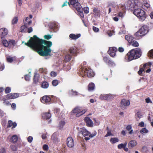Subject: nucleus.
Listing matches in <instances>:
<instances>
[{
	"label": "nucleus",
	"instance_id": "obj_25",
	"mask_svg": "<svg viewBox=\"0 0 153 153\" xmlns=\"http://www.w3.org/2000/svg\"><path fill=\"white\" fill-rule=\"evenodd\" d=\"M100 10L96 7L94 8L93 10V13L94 16L99 17L100 16Z\"/></svg>",
	"mask_w": 153,
	"mask_h": 153
},
{
	"label": "nucleus",
	"instance_id": "obj_11",
	"mask_svg": "<svg viewBox=\"0 0 153 153\" xmlns=\"http://www.w3.org/2000/svg\"><path fill=\"white\" fill-rule=\"evenodd\" d=\"M67 146L70 148L72 147L74 145V142L72 138L71 137H68L67 140Z\"/></svg>",
	"mask_w": 153,
	"mask_h": 153
},
{
	"label": "nucleus",
	"instance_id": "obj_50",
	"mask_svg": "<svg viewBox=\"0 0 153 153\" xmlns=\"http://www.w3.org/2000/svg\"><path fill=\"white\" fill-rule=\"evenodd\" d=\"M45 39L47 40H49L51 39V36L50 35H45L44 36Z\"/></svg>",
	"mask_w": 153,
	"mask_h": 153
},
{
	"label": "nucleus",
	"instance_id": "obj_30",
	"mask_svg": "<svg viewBox=\"0 0 153 153\" xmlns=\"http://www.w3.org/2000/svg\"><path fill=\"white\" fill-rule=\"evenodd\" d=\"M15 59V57H12L10 56H7L6 57V60L7 62L9 63H12L13 60Z\"/></svg>",
	"mask_w": 153,
	"mask_h": 153
},
{
	"label": "nucleus",
	"instance_id": "obj_8",
	"mask_svg": "<svg viewBox=\"0 0 153 153\" xmlns=\"http://www.w3.org/2000/svg\"><path fill=\"white\" fill-rule=\"evenodd\" d=\"M68 4L69 6L71 5H72L73 7L75 9L76 8V7L80 6L81 5L78 2V0H69Z\"/></svg>",
	"mask_w": 153,
	"mask_h": 153
},
{
	"label": "nucleus",
	"instance_id": "obj_60",
	"mask_svg": "<svg viewBox=\"0 0 153 153\" xmlns=\"http://www.w3.org/2000/svg\"><path fill=\"white\" fill-rule=\"evenodd\" d=\"M25 79L26 81H29L30 79V76L29 75H26L25 76Z\"/></svg>",
	"mask_w": 153,
	"mask_h": 153
},
{
	"label": "nucleus",
	"instance_id": "obj_18",
	"mask_svg": "<svg viewBox=\"0 0 153 153\" xmlns=\"http://www.w3.org/2000/svg\"><path fill=\"white\" fill-rule=\"evenodd\" d=\"M140 4L141 5L139 7H142L143 9L145 10L147 9L148 8L150 7V4L146 1H144L143 3L140 2Z\"/></svg>",
	"mask_w": 153,
	"mask_h": 153
},
{
	"label": "nucleus",
	"instance_id": "obj_15",
	"mask_svg": "<svg viewBox=\"0 0 153 153\" xmlns=\"http://www.w3.org/2000/svg\"><path fill=\"white\" fill-rule=\"evenodd\" d=\"M51 114L50 113L49 110L48 112L43 113L42 114V118L44 120L49 119L51 117Z\"/></svg>",
	"mask_w": 153,
	"mask_h": 153
},
{
	"label": "nucleus",
	"instance_id": "obj_58",
	"mask_svg": "<svg viewBox=\"0 0 153 153\" xmlns=\"http://www.w3.org/2000/svg\"><path fill=\"white\" fill-rule=\"evenodd\" d=\"M124 144L123 143L119 144L118 146V148L119 149H121L122 148L124 149Z\"/></svg>",
	"mask_w": 153,
	"mask_h": 153
},
{
	"label": "nucleus",
	"instance_id": "obj_2",
	"mask_svg": "<svg viewBox=\"0 0 153 153\" xmlns=\"http://www.w3.org/2000/svg\"><path fill=\"white\" fill-rule=\"evenodd\" d=\"M141 52L140 48H137L130 50L125 56L127 62L139 58L141 55Z\"/></svg>",
	"mask_w": 153,
	"mask_h": 153
},
{
	"label": "nucleus",
	"instance_id": "obj_42",
	"mask_svg": "<svg viewBox=\"0 0 153 153\" xmlns=\"http://www.w3.org/2000/svg\"><path fill=\"white\" fill-rule=\"evenodd\" d=\"M80 111V109L78 107H76L74 108L72 112L74 114H76Z\"/></svg>",
	"mask_w": 153,
	"mask_h": 153
},
{
	"label": "nucleus",
	"instance_id": "obj_59",
	"mask_svg": "<svg viewBox=\"0 0 153 153\" xmlns=\"http://www.w3.org/2000/svg\"><path fill=\"white\" fill-rule=\"evenodd\" d=\"M51 76L52 77H54L56 76V74L55 72L54 71H52L50 74Z\"/></svg>",
	"mask_w": 153,
	"mask_h": 153
},
{
	"label": "nucleus",
	"instance_id": "obj_6",
	"mask_svg": "<svg viewBox=\"0 0 153 153\" xmlns=\"http://www.w3.org/2000/svg\"><path fill=\"white\" fill-rule=\"evenodd\" d=\"M148 32V28L146 25H143L136 32L135 35L137 36H142L145 35Z\"/></svg>",
	"mask_w": 153,
	"mask_h": 153
},
{
	"label": "nucleus",
	"instance_id": "obj_23",
	"mask_svg": "<svg viewBox=\"0 0 153 153\" xmlns=\"http://www.w3.org/2000/svg\"><path fill=\"white\" fill-rule=\"evenodd\" d=\"M100 99L102 100H108L110 99V95L108 94H102L100 97Z\"/></svg>",
	"mask_w": 153,
	"mask_h": 153
},
{
	"label": "nucleus",
	"instance_id": "obj_41",
	"mask_svg": "<svg viewBox=\"0 0 153 153\" xmlns=\"http://www.w3.org/2000/svg\"><path fill=\"white\" fill-rule=\"evenodd\" d=\"M132 127L130 125H128L126 128V129L128 131H130L129 132V133L130 134H131L133 133V130L131 129Z\"/></svg>",
	"mask_w": 153,
	"mask_h": 153
},
{
	"label": "nucleus",
	"instance_id": "obj_40",
	"mask_svg": "<svg viewBox=\"0 0 153 153\" xmlns=\"http://www.w3.org/2000/svg\"><path fill=\"white\" fill-rule=\"evenodd\" d=\"M133 46L134 47H137L139 45L138 42L136 41H133L131 44H130Z\"/></svg>",
	"mask_w": 153,
	"mask_h": 153
},
{
	"label": "nucleus",
	"instance_id": "obj_32",
	"mask_svg": "<svg viewBox=\"0 0 153 153\" xmlns=\"http://www.w3.org/2000/svg\"><path fill=\"white\" fill-rule=\"evenodd\" d=\"M119 141V139L116 137L112 138L110 140V141L112 144H114Z\"/></svg>",
	"mask_w": 153,
	"mask_h": 153
},
{
	"label": "nucleus",
	"instance_id": "obj_13",
	"mask_svg": "<svg viewBox=\"0 0 153 153\" xmlns=\"http://www.w3.org/2000/svg\"><path fill=\"white\" fill-rule=\"evenodd\" d=\"M8 33V30L7 29L3 28L0 29V35L1 39L7 35Z\"/></svg>",
	"mask_w": 153,
	"mask_h": 153
},
{
	"label": "nucleus",
	"instance_id": "obj_55",
	"mask_svg": "<svg viewBox=\"0 0 153 153\" xmlns=\"http://www.w3.org/2000/svg\"><path fill=\"white\" fill-rule=\"evenodd\" d=\"M87 109H84L83 110H81L80 109V111H79V112H80V114H81V115H82L83 114H84V113H85V112L87 111Z\"/></svg>",
	"mask_w": 153,
	"mask_h": 153
},
{
	"label": "nucleus",
	"instance_id": "obj_21",
	"mask_svg": "<svg viewBox=\"0 0 153 153\" xmlns=\"http://www.w3.org/2000/svg\"><path fill=\"white\" fill-rule=\"evenodd\" d=\"M130 104V102L129 101L126 99H123L122 100L121 102V106H126L129 105Z\"/></svg>",
	"mask_w": 153,
	"mask_h": 153
},
{
	"label": "nucleus",
	"instance_id": "obj_39",
	"mask_svg": "<svg viewBox=\"0 0 153 153\" xmlns=\"http://www.w3.org/2000/svg\"><path fill=\"white\" fill-rule=\"evenodd\" d=\"M9 46H14L15 44V41L14 40L10 39L8 41Z\"/></svg>",
	"mask_w": 153,
	"mask_h": 153
},
{
	"label": "nucleus",
	"instance_id": "obj_43",
	"mask_svg": "<svg viewBox=\"0 0 153 153\" xmlns=\"http://www.w3.org/2000/svg\"><path fill=\"white\" fill-rule=\"evenodd\" d=\"M18 19L17 17H14L12 21V23L13 25L16 24L18 22Z\"/></svg>",
	"mask_w": 153,
	"mask_h": 153
},
{
	"label": "nucleus",
	"instance_id": "obj_3",
	"mask_svg": "<svg viewBox=\"0 0 153 153\" xmlns=\"http://www.w3.org/2000/svg\"><path fill=\"white\" fill-rule=\"evenodd\" d=\"M79 71L78 73L80 76L83 77L87 76L89 78L94 76V73L93 70L89 68H85L84 65H81L80 66Z\"/></svg>",
	"mask_w": 153,
	"mask_h": 153
},
{
	"label": "nucleus",
	"instance_id": "obj_4",
	"mask_svg": "<svg viewBox=\"0 0 153 153\" xmlns=\"http://www.w3.org/2000/svg\"><path fill=\"white\" fill-rule=\"evenodd\" d=\"M141 5L140 1L138 0H129L125 4L127 9L131 10L139 7Z\"/></svg>",
	"mask_w": 153,
	"mask_h": 153
},
{
	"label": "nucleus",
	"instance_id": "obj_24",
	"mask_svg": "<svg viewBox=\"0 0 153 153\" xmlns=\"http://www.w3.org/2000/svg\"><path fill=\"white\" fill-rule=\"evenodd\" d=\"M80 36L81 35L80 34H77L75 35L74 34L71 33L69 35V37L72 39L76 40L79 38Z\"/></svg>",
	"mask_w": 153,
	"mask_h": 153
},
{
	"label": "nucleus",
	"instance_id": "obj_1",
	"mask_svg": "<svg viewBox=\"0 0 153 153\" xmlns=\"http://www.w3.org/2000/svg\"><path fill=\"white\" fill-rule=\"evenodd\" d=\"M25 44L42 56H47L50 54L51 51L50 48L52 45L51 42L40 39L35 35L31 37L27 42Z\"/></svg>",
	"mask_w": 153,
	"mask_h": 153
},
{
	"label": "nucleus",
	"instance_id": "obj_10",
	"mask_svg": "<svg viewBox=\"0 0 153 153\" xmlns=\"http://www.w3.org/2000/svg\"><path fill=\"white\" fill-rule=\"evenodd\" d=\"M19 96V94L17 93H11L7 94L6 98L9 100L16 99Z\"/></svg>",
	"mask_w": 153,
	"mask_h": 153
},
{
	"label": "nucleus",
	"instance_id": "obj_16",
	"mask_svg": "<svg viewBox=\"0 0 153 153\" xmlns=\"http://www.w3.org/2000/svg\"><path fill=\"white\" fill-rule=\"evenodd\" d=\"M51 100L50 97L46 95L44 96L41 99V102L44 103L49 102Z\"/></svg>",
	"mask_w": 153,
	"mask_h": 153
},
{
	"label": "nucleus",
	"instance_id": "obj_38",
	"mask_svg": "<svg viewBox=\"0 0 153 153\" xmlns=\"http://www.w3.org/2000/svg\"><path fill=\"white\" fill-rule=\"evenodd\" d=\"M2 43L3 46L7 47L9 46L8 42L6 39L3 40L2 41Z\"/></svg>",
	"mask_w": 153,
	"mask_h": 153
},
{
	"label": "nucleus",
	"instance_id": "obj_5",
	"mask_svg": "<svg viewBox=\"0 0 153 153\" xmlns=\"http://www.w3.org/2000/svg\"><path fill=\"white\" fill-rule=\"evenodd\" d=\"M133 13L142 21H144L146 17L145 12L141 9V7L137 8L134 9Z\"/></svg>",
	"mask_w": 153,
	"mask_h": 153
},
{
	"label": "nucleus",
	"instance_id": "obj_51",
	"mask_svg": "<svg viewBox=\"0 0 153 153\" xmlns=\"http://www.w3.org/2000/svg\"><path fill=\"white\" fill-rule=\"evenodd\" d=\"M71 94L72 95L77 96L78 95V93L77 92L74 91L72 89L71 91Z\"/></svg>",
	"mask_w": 153,
	"mask_h": 153
},
{
	"label": "nucleus",
	"instance_id": "obj_33",
	"mask_svg": "<svg viewBox=\"0 0 153 153\" xmlns=\"http://www.w3.org/2000/svg\"><path fill=\"white\" fill-rule=\"evenodd\" d=\"M107 133L105 136V137H107L110 136H113V134L111 133V130L108 127H107Z\"/></svg>",
	"mask_w": 153,
	"mask_h": 153
},
{
	"label": "nucleus",
	"instance_id": "obj_46",
	"mask_svg": "<svg viewBox=\"0 0 153 153\" xmlns=\"http://www.w3.org/2000/svg\"><path fill=\"white\" fill-rule=\"evenodd\" d=\"M148 56L150 58H153V50H150L149 52Z\"/></svg>",
	"mask_w": 153,
	"mask_h": 153
},
{
	"label": "nucleus",
	"instance_id": "obj_28",
	"mask_svg": "<svg viewBox=\"0 0 153 153\" xmlns=\"http://www.w3.org/2000/svg\"><path fill=\"white\" fill-rule=\"evenodd\" d=\"M95 85L93 82L90 83L88 85V90L89 91H93L95 88Z\"/></svg>",
	"mask_w": 153,
	"mask_h": 153
},
{
	"label": "nucleus",
	"instance_id": "obj_47",
	"mask_svg": "<svg viewBox=\"0 0 153 153\" xmlns=\"http://www.w3.org/2000/svg\"><path fill=\"white\" fill-rule=\"evenodd\" d=\"M83 11H84V13L86 14H87L89 13V8L88 7H85L83 9Z\"/></svg>",
	"mask_w": 153,
	"mask_h": 153
},
{
	"label": "nucleus",
	"instance_id": "obj_62",
	"mask_svg": "<svg viewBox=\"0 0 153 153\" xmlns=\"http://www.w3.org/2000/svg\"><path fill=\"white\" fill-rule=\"evenodd\" d=\"M93 30L95 32H98L99 31V28L95 26L93 27Z\"/></svg>",
	"mask_w": 153,
	"mask_h": 153
},
{
	"label": "nucleus",
	"instance_id": "obj_26",
	"mask_svg": "<svg viewBox=\"0 0 153 153\" xmlns=\"http://www.w3.org/2000/svg\"><path fill=\"white\" fill-rule=\"evenodd\" d=\"M39 77V74L37 73H35L34 76L33 83L35 84H36L38 82Z\"/></svg>",
	"mask_w": 153,
	"mask_h": 153
},
{
	"label": "nucleus",
	"instance_id": "obj_7",
	"mask_svg": "<svg viewBox=\"0 0 153 153\" xmlns=\"http://www.w3.org/2000/svg\"><path fill=\"white\" fill-rule=\"evenodd\" d=\"M67 53H69L73 56H76L79 53V49L75 46L71 47L68 50Z\"/></svg>",
	"mask_w": 153,
	"mask_h": 153
},
{
	"label": "nucleus",
	"instance_id": "obj_57",
	"mask_svg": "<svg viewBox=\"0 0 153 153\" xmlns=\"http://www.w3.org/2000/svg\"><path fill=\"white\" fill-rule=\"evenodd\" d=\"M33 140V138L31 136H30L27 138L28 141L30 143H31L32 142Z\"/></svg>",
	"mask_w": 153,
	"mask_h": 153
},
{
	"label": "nucleus",
	"instance_id": "obj_20",
	"mask_svg": "<svg viewBox=\"0 0 153 153\" xmlns=\"http://www.w3.org/2000/svg\"><path fill=\"white\" fill-rule=\"evenodd\" d=\"M148 65V64L146 63L144 64L143 65H141L140 66V70L138 72V74L139 75H141L142 74V72L144 71L145 69L147 68L146 66Z\"/></svg>",
	"mask_w": 153,
	"mask_h": 153
},
{
	"label": "nucleus",
	"instance_id": "obj_64",
	"mask_svg": "<svg viewBox=\"0 0 153 153\" xmlns=\"http://www.w3.org/2000/svg\"><path fill=\"white\" fill-rule=\"evenodd\" d=\"M0 153H6L5 149L4 148H1L0 149Z\"/></svg>",
	"mask_w": 153,
	"mask_h": 153
},
{
	"label": "nucleus",
	"instance_id": "obj_29",
	"mask_svg": "<svg viewBox=\"0 0 153 153\" xmlns=\"http://www.w3.org/2000/svg\"><path fill=\"white\" fill-rule=\"evenodd\" d=\"M41 86V87L43 88H47L49 86V84L47 82H43L42 83Z\"/></svg>",
	"mask_w": 153,
	"mask_h": 153
},
{
	"label": "nucleus",
	"instance_id": "obj_52",
	"mask_svg": "<svg viewBox=\"0 0 153 153\" xmlns=\"http://www.w3.org/2000/svg\"><path fill=\"white\" fill-rule=\"evenodd\" d=\"M145 101L147 103H149L152 104V102L151 101L150 99V98L149 97H147L145 99Z\"/></svg>",
	"mask_w": 153,
	"mask_h": 153
},
{
	"label": "nucleus",
	"instance_id": "obj_17",
	"mask_svg": "<svg viewBox=\"0 0 153 153\" xmlns=\"http://www.w3.org/2000/svg\"><path fill=\"white\" fill-rule=\"evenodd\" d=\"M79 131L82 133V134L84 137L89 135L90 132L87 130L85 128H80L79 130Z\"/></svg>",
	"mask_w": 153,
	"mask_h": 153
},
{
	"label": "nucleus",
	"instance_id": "obj_37",
	"mask_svg": "<svg viewBox=\"0 0 153 153\" xmlns=\"http://www.w3.org/2000/svg\"><path fill=\"white\" fill-rule=\"evenodd\" d=\"M18 140L17 137L16 135H13L11 138V142H12L13 143H15Z\"/></svg>",
	"mask_w": 153,
	"mask_h": 153
},
{
	"label": "nucleus",
	"instance_id": "obj_54",
	"mask_svg": "<svg viewBox=\"0 0 153 153\" xmlns=\"http://www.w3.org/2000/svg\"><path fill=\"white\" fill-rule=\"evenodd\" d=\"M11 149L13 151H16L17 150V148L14 145H12L10 146Z\"/></svg>",
	"mask_w": 153,
	"mask_h": 153
},
{
	"label": "nucleus",
	"instance_id": "obj_53",
	"mask_svg": "<svg viewBox=\"0 0 153 153\" xmlns=\"http://www.w3.org/2000/svg\"><path fill=\"white\" fill-rule=\"evenodd\" d=\"M51 139L53 141L55 142L56 140H57V137L55 134H54L51 136Z\"/></svg>",
	"mask_w": 153,
	"mask_h": 153
},
{
	"label": "nucleus",
	"instance_id": "obj_49",
	"mask_svg": "<svg viewBox=\"0 0 153 153\" xmlns=\"http://www.w3.org/2000/svg\"><path fill=\"white\" fill-rule=\"evenodd\" d=\"M3 103L6 105H8L9 104V102L5 98H4L3 99Z\"/></svg>",
	"mask_w": 153,
	"mask_h": 153
},
{
	"label": "nucleus",
	"instance_id": "obj_34",
	"mask_svg": "<svg viewBox=\"0 0 153 153\" xmlns=\"http://www.w3.org/2000/svg\"><path fill=\"white\" fill-rule=\"evenodd\" d=\"M97 134V132L95 131H94L92 134H89V137H85V139L86 140H89L90 139L89 137L91 138H92L94 137Z\"/></svg>",
	"mask_w": 153,
	"mask_h": 153
},
{
	"label": "nucleus",
	"instance_id": "obj_36",
	"mask_svg": "<svg viewBox=\"0 0 153 153\" xmlns=\"http://www.w3.org/2000/svg\"><path fill=\"white\" fill-rule=\"evenodd\" d=\"M126 12V9L124 8L122 12L120 11L118 13V16L122 18L123 16V15L125 14Z\"/></svg>",
	"mask_w": 153,
	"mask_h": 153
},
{
	"label": "nucleus",
	"instance_id": "obj_22",
	"mask_svg": "<svg viewBox=\"0 0 153 153\" xmlns=\"http://www.w3.org/2000/svg\"><path fill=\"white\" fill-rule=\"evenodd\" d=\"M72 56H73L69 53H67V54L64 57V61L65 62L70 61Z\"/></svg>",
	"mask_w": 153,
	"mask_h": 153
},
{
	"label": "nucleus",
	"instance_id": "obj_45",
	"mask_svg": "<svg viewBox=\"0 0 153 153\" xmlns=\"http://www.w3.org/2000/svg\"><path fill=\"white\" fill-rule=\"evenodd\" d=\"M149 131L146 128H142L140 131L141 133H147Z\"/></svg>",
	"mask_w": 153,
	"mask_h": 153
},
{
	"label": "nucleus",
	"instance_id": "obj_31",
	"mask_svg": "<svg viewBox=\"0 0 153 153\" xmlns=\"http://www.w3.org/2000/svg\"><path fill=\"white\" fill-rule=\"evenodd\" d=\"M85 120L87 124H93L92 121L89 117H85Z\"/></svg>",
	"mask_w": 153,
	"mask_h": 153
},
{
	"label": "nucleus",
	"instance_id": "obj_63",
	"mask_svg": "<svg viewBox=\"0 0 153 153\" xmlns=\"http://www.w3.org/2000/svg\"><path fill=\"white\" fill-rule=\"evenodd\" d=\"M11 107L13 110H15L16 107V104L14 103H12L11 105Z\"/></svg>",
	"mask_w": 153,
	"mask_h": 153
},
{
	"label": "nucleus",
	"instance_id": "obj_35",
	"mask_svg": "<svg viewBox=\"0 0 153 153\" xmlns=\"http://www.w3.org/2000/svg\"><path fill=\"white\" fill-rule=\"evenodd\" d=\"M27 27V24L25 22V23H24V25H22L20 27V31L21 32H24L25 30Z\"/></svg>",
	"mask_w": 153,
	"mask_h": 153
},
{
	"label": "nucleus",
	"instance_id": "obj_9",
	"mask_svg": "<svg viewBox=\"0 0 153 153\" xmlns=\"http://www.w3.org/2000/svg\"><path fill=\"white\" fill-rule=\"evenodd\" d=\"M117 51V48L115 47L109 48L108 53L110 56L114 57L116 55V52Z\"/></svg>",
	"mask_w": 153,
	"mask_h": 153
},
{
	"label": "nucleus",
	"instance_id": "obj_14",
	"mask_svg": "<svg viewBox=\"0 0 153 153\" xmlns=\"http://www.w3.org/2000/svg\"><path fill=\"white\" fill-rule=\"evenodd\" d=\"M78 12V15L80 16L81 19L84 17V14L83 13V10L81 5L80 6L76 7L75 9Z\"/></svg>",
	"mask_w": 153,
	"mask_h": 153
},
{
	"label": "nucleus",
	"instance_id": "obj_56",
	"mask_svg": "<svg viewBox=\"0 0 153 153\" xmlns=\"http://www.w3.org/2000/svg\"><path fill=\"white\" fill-rule=\"evenodd\" d=\"M136 115L139 118H140L142 116L141 113L140 111H138L137 112V113L136 114Z\"/></svg>",
	"mask_w": 153,
	"mask_h": 153
},
{
	"label": "nucleus",
	"instance_id": "obj_44",
	"mask_svg": "<svg viewBox=\"0 0 153 153\" xmlns=\"http://www.w3.org/2000/svg\"><path fill=\"white\" fill-rule=\"evenodd\" d=\"M53 85L54 86H57L59 83V81L56 79H55L52 81V82Z\"/></svg>",
	"mask_w": 153,
	"mask_h": 153
},
{
	"label": "nucleus",
	"instance_id": "obj_61",
	"mask_svg": "<svg viewBox=\"0 0 153 153\" xmlns=\"http://www.w3.org/2000/svg\"><path fill=\"white\" fill-rule=\"evenodd\" d=\"M48 145L46 144L44 145L43 146V149L44 150H46L48 149Z\"/></svg>",
	"mask_w": 153,
	"mask_h": 153
},
{
	"label": "nucleus",
	"instance_id": "obj_48",
	"mask_svg": "<svg viewBox=\"0 0 153 153\" xmlns=\"http://www.w3.org/2000/svg\"><path fill=\"white\" fill-rule=\"evenodd\" d=\"M11 91V88L10 87H7L6 88L5 90V93L6 94H8Z\"/></svg>",
	"mask_w": 153,
	"mask_h": 153
},
{
	"label": "nucleus",
	"instance_id": "obj_12",
	"mask_svg": "<svg viewBox=\"0 0 153 153\" xmlns=\"http://www.w3.org/2000/svg\"><path fill=\"white\" fill-rule=\"evenodd\" d=\"M103 60L106 64L109 66H113L114 64V62L110 60L109 57L104 56L103 58Z\"/></svg>",
	"mask_w": 153,
	"mask_h": 153
},
{
	"label": "nucleus",
	"instance_id": "obj_19",
	"mask_svg": "<svg viewBox=\"0 0 153 153\" xmlns=\"http://www.w3.org/2000/svg\"><path fill=\"white\" fill-rule=\"evenodd\" d=\"M137 144V142L134 140H131L128 144V147L130 149H131L135 146Z\"/></svg>",
	"mask_w": 153,
	"mask_h": 153
},
{
	"label": "nucleus",
	"instance_id": "obj_27",
	"mask_svg": "<svg viewBox=\"0 0 153 153\" xmlns=\"http://www.w3.org/2000/svg\"><path fill=\"white\" fill-rule=\"evenodd\" d=\"M125 39L128 41L129 44H130L132 42L134 38L133 36L130 35H127L125 36Z\"/></svg>",
	"mask_w": 153,
	"mask_h": 153
}]
</instances>
